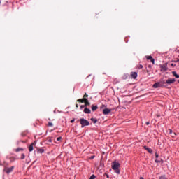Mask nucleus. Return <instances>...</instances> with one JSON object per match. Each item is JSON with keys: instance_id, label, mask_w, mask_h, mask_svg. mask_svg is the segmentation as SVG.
<instances>
[{"instance_id": "1", "label": "nucleus", "mask_w": 179, "mask_h": 179, "mask_svg": "<svg viewBox=\"0 0 179 179\" xmlns=\"http://www.w3.org/2000/svg\"><path fill=\"white\" fill-rule=\"evenodd\" d=\"M111 167H112L113 170H114L115 172L117 174H120V164L118 163V162L114 161L113 162H112Z\"/></svg>"}, {"instance_id": "2", "label": "nucleus", "mask_w": 179, "mask_h": 179, "mask_svg": "<svg viewBox=\"0 0 179 179\" xmlns=\"http://www.w3.org/2000/svg\"><path fill=\"white\" fill-rule=\"evenodd\" d=\"M78 122H80V124L81 125V128H85V127H88V125H90V122H89L85 118H81V119L78 120Z\"/></svg>"}, {"instance_id": "3", "label": "nucleus", "mask_w": 179, "mask_h": 179, "mask_svg": "<svg viewBox=\"0 0 179 179\" xmlns=\"http://www.w3.org/2000/svg\"><path fill=\"white\" fill-rule=\"evenodd\" d=\"M15 169V166H11L10 168L8 167H6L4 169V171L7 173V174H9L10 173H12L13 171V169Z\"/></svg>"}, {"instance_id": "4", "label": "nucleus", "mask_w": 179, "mask_h": 179, "mask_svg": "<svg viewBox=\"0 0 179 179\" xmlns=\"http://www.w3.org/2000/svg\"><path fill=\"white\" fill-rule=\"evenodd\" d=\"M110 113H111V109L105 108L103 110V114L104 115H108V114H110Z\"/></svg>"}, {"instance_id": "5", "label": "nucleus", "mask_w": 179, "mask_h": 179, "mask_svg": "<svg viewBox=\"0 0 179 179\" xmlns=\"http://www.w3.org/2000/svg\"><path fill=\"white\" fill-rule=\"evenodd\" d=\"M130 76H131V78H132V79H136V78H138V73L131 72Z\"/></svg>"}, {"instance_id": "6", "label": "nucleus", "mask_w": 179, "mask_h": 179, "mask_svg": "<svg viewBox=\"0 0 179 179\" xmlns=\"http://www.w3.org/2000/svg\"><path fill=\"white\" fill-rule=\"evenodd\" d=\"M162 86H163V85H162L161 83H155L153 85L152 87H154V89H157L158 87H162Z\"/></svg>"}, {"instance_id": "7", "label": "nucleus", "mask_w": 179, "mask_h": 179, "mask_svg": "<svg viewBox=\"0 0 179 179\" xmlns=\"http://www.w3.org/2000/svg\"><path fill=\"white\" fill-rule=\"evenodd\" d=\"M174 82H176V79H168L166 81V83H167L168 85H171V83H174Z\"/></svg>"}, {"instance_id": "8", "label": "nucleus", "mask_w": 179, "mask_h": 179, "mask_svg": "<svg viewBox=\"0 0 179 179\" xmlns=\"http://www.w3.org/2000/svg\"><path fill=\"white\" fill-rule=\"evenodd\" d=\"M147 59L150 60L152 64H155V59L152 56H146Z\"/></svg>"}, {"instance_id": "9", "label": "nucleus", "mask_w": 179, "mask_h": 179, "mask_svg": "<svg viewBox=\"0 0 179 179\" xmlns=\"http://www.w3.org/2000/svg\"><path fill=\"white\" fill-rule=\"evenodd\" d=\"M144 149L145 150H148V153H152V152H153V150H152V148H150L146 147V146H144Z\"/></svg>"}, {"instance_id": "10", "label": "nucleus", "mask_w": 179, "mask_h": 179, "mask_svg": "<svg viewBox=\"0 0 179 179\" xmlns=\"http://www.w3.org/2000/svg\"><path fill=\"white\" fill-rule=\"evenodd\" d=\"M161 68L162 69H163V71H167V63H166L165 64L161 65Z\"/></svg>"}, {"instance_id": "11", "label": "nucleus", "mask_w": 179, "mask_h": 179, "mask_svg": "<svg viewBox=\"0 0 179 179\" xmlns=\"http://www.w3.org/2000/svg\"><path fill=\"white\" fill-rule=\"evenodd\" d=\"M84 113H85V114H90V113H92V111L90 110V109H89V108H85L84 109Z\"/></svg>"}, {"instance_id": "12", "label": "nucleus", "mask_w": 179, "mask_h": 179, "mask_svg": "<svg viewBox=\"0 0 179 179\" xmlns=\"http://www.w3.org/2000/svg\"><path fill=\"white\" fill-rule=\"evenodd\" d=\"M85 101H84V103H85V107H86V106H90V103L89 102V100H87V98H85V99H84Z\"/></svg>"}, {"instance_id": "13", "label": "nucleus", "mask_w": 179, "mask_h": 179, "mask_svg": "<svg viewBox=\"0 0 179 179\" xmlns=\"http://www.w3.org/2000/svg\"><path fill=\"white\" fill-rule=\"evenodd\" d=\"M34 145V143H31L29 146V152H33V149H34V147L33 145Z\"/></svg>"}, {"instance_id": "14", "label": "nucleus", "mask_w": 179, "mask_h": 179, "mask_svg": "<svg viewBox=\"0 0 179 179\" xmlns=\"http://www.w3.org/2000/svg\"><path fill=\"white\" fill-rule=\"evenodd\" d=\"M97 108H99V106H94V105H92V110L93 111H96V110H97Z\"/></svg>"}, {"instance_id": "15", "label": "nucleus", "mask_w": 179, "mask_h": 179, "mask_svg": "<svg viewBox=\"0 0 179 179\" xmlns=\"http://www.w3.org/2000/svg\"><path fill=\"white\" fill-rule=\"evenodd\" d=\"M172 74L173 75V76H175V78H176V79H178L179 75L177 74V73L176 71H173Z\"/></svg>"}, {"instance_id": "16", "label": "nucleus", "mask_w": 179, "mask_h": 179, "mask_svg": "<svg viewBox=\"0 0 179 179\" xmlns=\"http://www.w3.org/2000/svg\"><path fill=\"white\" fill-rule=\"evenodd\" d=\"M85 99H86V98H83V99H78L77 100V101L78 102V103H85Z\"/></svg>"}, {"instance_id": "17", "label": "nucleus", "mask_w": 179, "mask_h": 179, "mask_svg": "<svg viewBox=\"0 0 179 179\" xmlns=\"http://www.w3.org/2000/svg\"><path fill=\"white\" fill-rule=\"evenodd\" d=\"M91 121L93 122V124H97V119L96 118H91Z\"/></svg>"}, {"instance_id": "18", "label": "nucleus", "mask_w": 179, "mask_h": 179, "mask_svg": "<svg viewBox=\"0 0 179 179\" xmlns=\"http://www.w3.org/2000/svg\"><path fill=\"white\" fill-rule=\"evenodd\" d=\"M23 152V148H17L16 150H15V152Z\"/></svg>"}, {"instance_id": "19", "label": "nucleus", "mask_w": 179, "mask_h": 179, "mask_svg": "<svg viewBox=\"0 0 179 179\" xmlns=\"http://www.w3.org/2000/svg\"><path fill=\"white\" fill-rule=\"evenodd\" d=\"M137 68H138V69H142V68H143V66L142 64H138L137 66Z\"/></svg>"}, {"instance_id": "20", "label": "nucleus", "mask_w": 179, "mask_h": 179, "mask_svg": "<svg viewBox=\"0 0 179 179\" xmlns=\"http://www.w3.org/2000/svg\"><path fill=\"white\" fill-rule=\"evenodd\" d=\"M26 157V156L24 155V154H22L21 155V160H24V159Z\"/></svg>"}, {"instance_id": "21", "label": "nucleus", "mask_w": 179, "mask_h": 179, "mask_svg": "<svg viewBox=\"0 0 179 179\" xmlns=\"http://www.w3.org/2000/svg\"><path fill=\"white\" fill-rule=\"evenodd\" d=\"M107 106H106V105H101V106H100V108L101 109H103V108H106Z\"/></svg>"}, {"instance_id": "22", "label": "nucleus", "mask_w": 179, "mask_h": 179, "mask_svg": "<svg viewBox=\"0 0 179 179\" xmlns=\"http://www.w3.org/2000/svg\"><path fill=\"white\" fill-rule=\"evenodd\" d=\"M54 124H52V122H48V127H53Z\"/></svg>"}, {"instance_id": "23", "label": "nucleus", "mask_w": 179, "mask_h": 179, "mask_svg": "<svg viewBox=\"0 0 179 179\" xmlns=\"http://www.w3.org/2000/svg\"><path fill=\"white\" fill-rule=\"evenodd\" d=\"M39 153H44V150L43 149H40L38 150Z\"/></svg>"}, {"instance_id": "24", "label": "nucleus", "mask_w": 179, "mask_h": 179, "mask_svg": "<svg viewBox=\"0 0 179 179\" xmlns=\"http://www.w3.org/2000/svg\"><path fill=\"white\" fill-rule=\"evenodd\" d=\"M94 178H96V176L94 175H92L90 178V179H94Z\"/></svg>"}, {"instance_id": "25", "label": "nucleus", "mask_w": 179, "mask_h": 179, "mask_svg": "<svg viewBox=\"0 0 179 179\" xmlns=\"http://www.w3.org/2000/svg\"><path fill=\"white\" fill-rule=\"evenodd\" d=\"M159 179H167V178H166V176H162Z\"/></svg>"}, {"instance_id": "26", "label": "nucleus", "mask_w": 179, "mask_h": 179, "mask_svg": "<svg viewBox=\"0 0 179 179\" xmlns=\"http://www.w3.org/2000/svg\"><path fill=\"white\" fill-rule=\"evenodd\" d=\"M177 134H176V133H173L172 134H171V136H172V138H176V136Z\"/></svg>"}, {"instance_id": "27", "label": "nucleus", "mask_w": 179, "mask_h": 179, "mask_svg": "<svg viewBox=\"0 0 179 179\" xmlns=\"http://www.w3.org/2000/svg\"><path fill=\"white\" fill-rule=\"evenodd\" d=\"M84 99H86V97H89V95H87V94H85L83 96Z\"/></svg>"}, {"instance_id": "28", "label": "nucleus", "mask_w": 179, "mask_h": 179, "mask_svg": "<svg viewBox=\"0 0 179 179\" xmlns=\"http://www.w3.org/2000/svg\"><path fill=\"white\" fill-rule=\"evenodd\" d=\"M85 107H86V106H85V105H81V106H80V109L82 110V109L85 108Z\"/></svg>"}, {"instance_id": "29", "label": "nucleus", "mask_w": 179, "mask_h": 179, "mask_svg": "<svg viewBox=\"0 0 179 179\" xmlns=\"http://www.w3.org/2000/svg\"><path fill=\"white\" fill-rule=\"evenodd\" d=\"M104 176L106 177L107 178H110V176L107 173H104Z\"/></svg>"}, {"instance_id": "30", "label": "nucleus", "mask_w": 179, "mask_h": 179, "mask_svg": "<svg viewBox=\"0 0 179 179\" xmlns=\"http://www.w3.org/2000/svg\"><path fill=\"white\" fill-rule=\"evenodd\" d=\"M155 157H156V159H157V157H159V154H157V152H155Z\"/></svg>"}, {"instance_id": "31", "label": "nucleus", "mask_w": 179, "mask_h": 179, "mask_svg": "<svg viewBox=\"0 0 179 179\" xmlns=\"http://www.w3.org/2000/svg\"><path fill=\"white\" fill-rule=\"evenodd\" d=\"M172 62H179V59L172 60Z\"/></svg>"}, {"instance_id": "32", "label": "nucleus", "mask_w": 179, "mask_h": 179, "mask_svg": "<svg viewBox=\"0 0 179 179\" xmlns=\"http://www.w3.org/2000/svg\"><path fill=\"white\" fill-rule=\"evenodd\" d=\"M169 134H170L171 135H172V134H173V130L169 129Z\"/></svg>"}, {"instance_id": "33", "label": "nucleus", "mask_w": 179, "mask_h": 179, "mask_svg": "<svg viewBox=\"0 0 179 179\" xmlns=\"http://www.w3.org/2000/svg\"><path fill=\"white\" fill-rule=\"evenodd\" d=\"M61 139H62V137H58V138H57V141H61Z\"/></svg>"}, {"instance_id": "34", "label": "nucleus", "mask_w": 179, "mask_h": 179, "mask_svg": "<svg viewBox=\"0 0 179 179\" xmlns=\"http://www.w3.org/2000/svg\"><path fill=\"white\" fill-rule=\"evenodd\" d=\"M71 124H73V122H75V119L71 120Z\"/></svg>"}, {"instance_id": "35", "label": "nucleus", "mask_w": 179, "mask_h": 179, "mask_svg": "<svg viewBox=\"0 0 179 179\" xmlns=\"http://www.w3.org/2000/svg\"><path fill=\"white\" fill-rule=\"evenodd\" d=\"M171 66L174 67V66H176V64H173V63H172V64H171Z\"/></svg>"}, {"instance_id": "36", "label": "nucleus", "mask_w": 179, "mask_h": 179, "mask_svg": "<svg viewBox=\"0 0 179 179\" xmlns=\"http://www.w3.org/2000/svg\"><path fill=\"white\" fill-rule=\"evenodd\" d=\"M76 108H79V106L78 104L76 105Z\"/></svg>"}, {"instance_id": "37", "label": "nucleus", "mask_w": 179, "mask_h": 179, "mask_svg": "<svg viewBox=\"0 0 179 179\" xmlns=\"http://www.w3.org/2000/svg\"><path fill=\"white\" fill-rule=\"evenodd\" d=\"M146 125H149V124H150L149 122H146Z\"/></svg>"}, {"instance_id": "38", "label": "nucleus", "mask_w": 179, "mask_h": 179, "mask_svg": "<svg viewBox=\"0 0 179 179\" xmlns=\"http://www.w3.org/2000/svg\"><path fill=\"white\" fill-rule=\"evenodd\" d=\"M156 163H159V161L157 159H155Z\"/></svg>"}, {"instance_id": "39", "label": "nucleus", "mask_w": 179, "mask_h": 179, "mask_svg": "<svg viewBox=\"0 0 179 179\" xmlns=\"http://www.w3.org/2000/svg\"><path fill=\"white\" fill-rule=\"evenodd\" d=\"M91 159H94V156H92V157H91Z\"/></svg>"}, {"instance_id": "40", "label": "nucleus", "mask_w": 179, "mask_h": 179, "mask_svg": "<svg viewBox=\"0 0 179 179\" xmlns=\"http://www.w3.org/2000/svg\"><path fill=\"white\" fill-rule=\"evenodd\" d=\"M140 179H145V178H143V177H141Z\"/></svg>"}, {"instance_id": "41", "label": "nucleus", "mask_w": 179, "mask_h": 179, "mask_svg": "<svg viewBox=\"0 0 179 179\" xmlns=\"http://www.w3.org/2000/svg\"><path fill=\"white\" fill-rule=\"evenodd\" d=\"M127 78H128V76H127V77L124 78V79H127Z\"/></svg>"}, {"instance_id": "42", "label": "nucleus", "mask_w": 179, "mask_h": 179, "mask_svg": "<svg viewBox=\"0 0 179 179\" xmlns=\"http://www.w3.org/2000/svg\"><path fill=\"white\" fill-rule=\"evenodd\" d=\"M49 142H51V140H49Z\"/></svg>"}, {"instance_id": "43", "label": "nucleus", "mask_w": 179, "mask_h": 179, "mask_svg": "<svg viewBox=\"0 0 179 179\" xmlns=\"http://www.w3.org/2000/svg\"><path fill=\"white\" fill-rule=\"evenodd\" d=\"M178 52H179V50H178Z\"/></svg>"}, {"instance_id": "44", "label": "nucleus", "mask_w": 179, "mask_h": 179, "mask_svg": "<svg viewBox=\"0 0 179 179\" xmlns=\"http://www.w3.org/2000/svg\"><path fill=\"white\" fill-rule=\"evenodd\" d=\"M178 83H179V80H178Z\"/></svg>"}, {"instance_id": "45", "label": "nucleus", "mask_w": 179, "mask_h": 179, "mask_svg": "<svg viewBox=\"0 0 179 179\" xmlns=\"http://www.w3.org/2000/svg\"><path fill=\"white\" fill-rule=\"evenodd\" d=\"M0 3H1V1H0Z\"/></svg>"}]
</instances>
